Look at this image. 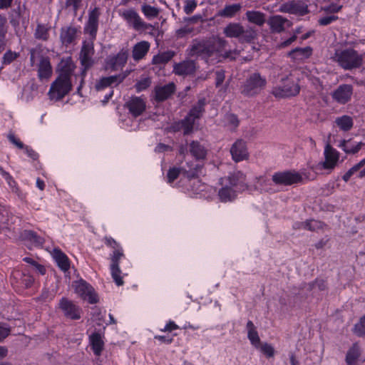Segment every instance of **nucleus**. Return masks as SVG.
Returning a JSON list of instances; mask_svg holds the SVG:
<instances>
[{
	"instance_id": "obj_1",
	"label": "nucleus",
	"mask_w": 365,
	"mask_h": 365,
	"mask_svg": "<svg viewBox=\"0 0 365 365\" xmlns=\"http://www.w3.org/2000/svg\"><path fill=\"white\" fill-rule=\"evenodd\" d=\"M227 41L218 37L212 40H194L187 49L188 55L197 56L210 64H215L225 60L234 61L240 54V51L234 49L222 52Z\"/></svg>"
},
{
	"instance_id": "obj_2",
	"label": "nucleus",
	"mask_w": 365,
	"mask_h": 365,
	"mask_svg": "<svg viewBox=\"0 0 365 365\" xmlns=\"http://www.w3.org/2000/svg\"><path fill=\"white\" fill-rule=\"evenodd\" d=\"M101 15V11L99 7L95 6L90 8L88 21L84 27V31L90 36L91 40L83 43L80 52L79 59L83 68L81 73L78 74L79 76H75V81L80 82L78 90H80L84 82V78L86 77L87 71L94 64L93 41L96 38Z\"/></svg>"
},
{
	"instance_id": "obj_3",
	"label": "nucleus",
	"mask_w": 365,
	"mask_h": 365,
	"mask_svg": "<svg viewBox=\"0 0 365 365\" xmlns=\"http://www.w3.org/2000/svg\"><path fill=\"white\" fill-rule=\"evenodd\" d=\"M76 68L71 56L63 58L57 66L58 76L51 83L48 92L49 98L52 101H60L72 89V78H75L74 71Z\"/></svg>"
},
{
	"instance_id": "obj_4",
	"label": "nucleus",
	"mask_w": 365,
	"mask_h": 365,
	"mask_svg": "<svg viewBox=\"0 0 365 365\" xmlns=\"http://www.w3.org/2000/svg\"><path fill=\"white\" fill-rule=\"evenodd\" d=\"M103 242L106 246L113 250L110 254V273L116 285L121 286L123 284L124 282L123 277L120 276L121 271L119 267V263L120 259L125 257L123 249L120 244L111 237H105Z\"/></svg>"
},
{
	"instance_id": "obj_5",
	"label": "nucleus",
	"mask_w": 365,
	"mask_h": 365,
	"mask_svg": "<svg viewBox=\"0 0 365 365\" xmlns=\"http://www.w3.org/2000/svg\"><path fill=\"white\" fill-rule=\"evenodd\" d=\"M299 70L294 69L285 78H282V84L273 88L272 94L277 98H287L295 96L300 91L298 83Z\"/></svg>"
},
{
	"instance_id": "obj_6",
	"label": "nucleus",
	"mask_w": 365,
	"mask_h": 365,
	"mask_svg": "<svg viewBox=\"0 0 365 365\" xmlns=\"http://www.w3.org/2000/svg\"><path fill=\"white\" fill-rule=\"evenodd\" d=\"M334 61L345 70H351L359 68L363 62V56L356 50L348 48L336 49L332 56Z\"/></svg>"
},
{
	"instance_id": "obj_7",
	"label": "nucleus",
	"mask_w": 365,
	"mask_h": 365,
	"mask_svg": "<svg viewBox=\"0 0 365 365\" xmlns=\"http://www.w3.org/2000/svg\"><path fill=\"white\" fill-rule=\"evenodd\" d=\"M224 34L228 38H237L241 43H252L257 38V31L252 27L245 29L239 23H230L223 30Z\"/></svg>"
},
{
	"instance_id": "obj_8",
	"label": "nucleus",
	"mask_w": 365,
	"mask_h": 365,
	"mask_svg": "<svg viewBox=\"0 0 365 365\" xmlns=\"http://www.w3.org/2000/svg\"><path fill=\"white\" fill-rule=\"evenodd\" d=\"M118 14L129 28L135 31H146L153 28L150 24L143 21L134 8L120 9L118 10Z\"/></svg>"
},
{
	"instance_id": "obj_9",
	"label": "nucleus",
	"mask_w": 365,
	"mask_h": 365,
	"mask_svg": "<svg viewBox=\"0 0 365 365\" xmlns=\"http://www.w3.org/2000/svg\"><path fill=\"white\" fill-rule=\"evenodd\" d=\"M266 83L265 77L262 76L259 73H254L242 86L241 93L246 96H254L264 88Z\"/></svg>"
},
{
	"instance_id": "obj_10",
	"label": "nucleus",
	"mask_w": 365,
	"mask_h": 365,
	"mask_svg": "<svg viewBox=\"0 0 365 365\" xmlns=\"http://www.w3.org/2000/svg\"><path fill=\"white\" fill-rule=\"evenodd\" d=\"M75 293L82 299L90 304H96L98 302V295L93 287L83 279L77 280L72 284Z\"/></svg>"
},
{
	"instance_id": "obj_11",
	"label": "nucleus",
	"mask_w": 365,
	"mask_h": 365,
	"mask_svg": "<svg viewBox=\"0 0 365 365\" xmlns=\"http://www.w3.org/2000/svg\"><path fill=\"white\" fill-rule=\"evenodd\" d=\"M58 308L62 312L63 316L71 320H78L81 317L82 309L73 301L63 297L58 303Z\"/></svg>"
},
{
	"instance_id": "obj_12",
	"label": "nucleus",
	"mask_w": 365,
	"mask_h": 365,
	"mask_svg": "<svg viewBox=\"0 0 365 365\" xmlns=\"http://www.w3.org/2000/svg\"><path fill=\"white\" fill-rule=\"evenodd\" d=\"M129 56V50L122 48L117 54L110 55L106 60V66L112 71L122 69L127 63Z\"/></svg>"
},
{
	"instance_id": "obj_13",
	"label": "nucleus",
	"mask_w": 365,
	"mask_h": 365,
	"mask_svg": "<svg viewBox=\"0 0 365 365\" xmlns=\"http://www.w3.org/2000/svg\"><path fill=\"white\" fill-rule=\"evenodd\" d=\"M272 180L276 185H291L302 180V176L296 172L282 171L272 175Z\"/></svg>"
},
{
	"instance_id": "obj_14",
	"label": "nucleus",
	"mask_w": 365,
	"mask_h": 365,
	"mask_svg": "<svg viewBox=\"0 0 365 365\" xmlns=\"http://www.w3.org/2000/svg\"><path fill=\"white\" fill-rule=\"evenodd\" d=\"M34 282L33 276L29 270L24 269L22 271L15 270L12 272V284L22 288L31 287Z\"/></svg>"
},
{
	"instance_id": "obj_15",
	"label": "nucleus",
	"mask_w": 365,
	"mask_h": 365,
	"mask_svg": "<svg viewBox=\"0 0 365 365\" xmlns=\"http://www.w3.org/2000/svg\"><path fill=\"white\" fill-rule=\"evenodd\" d=\"M221 182L227 183L237 192L247 187L246 177L241 171H235L228 176L220 179Z\"/></svg>"
},
{
	"instance_id": "obj_16",
	"label": "nucleus",
	"mask_w": 365,
	"mask_h": 365,
	"mask_svg": "<svg viewBox=\"0 0 365 365\" xmlns=\"http://www.w3.org/2000/svg\"><path fill=\"white\" fill-rule=\"evenodd\" d=\"M353 94V87L349 84H341L331 93L332 99L339 104L349 102Z\"/></svg>"
},
{
	"instance_id": "obj_17",
	"label": "nucleus",
	"mask_w": 365,
	"mask_h": 365,
	"mask_svg": "<svg viewBox=\"0 0 365 365\" xmlns=\"http://www.w3.org/2000/svg\"><path fill=\"white\" fill-rule=\"evenodd\" d=\"M279 11L299 16H304L309 12L308 7L304 3L294 1L282 4Z\"/></svg>"
},
{
	"instance_id": "obj_18",
	"label": "nucleus",
	"mask_w": 365,
	"mask_h": 365,
	"mask_svg": "<svg viewBox=\"0 0 365 365\" xmlns=\"http://www.w3.org/2000/svg\"><path fill=\"white\" fill-rule=\"evenodd\" d=\"M128 73H122L118 75L103 77L96 83L95 88L97 91H101L109 86H116L126 78Z\"/></svg>"
},
{
	"instance_id": "obj_19",
	"label": "nucleus",
	"mask_w": 365,
	"mask_h": 365,
	"mask_svg": "<svg viewBox=\"0 0 365 365\" xmlns=\"http://www.w3.org/2000/svg\"><path fill=\"white\" fill-rule=\"evenodd\" d=\"M125 107L128 109L129 113L135 118L140 115L145 110L146 106L145 101L140 97H131L126 102Z\"/></svg>"
},
{
	"instance_id": "obj_20",
	"label": "nucleus",
	"mask_w": 365,
	"mask_h": 365,
	"mask_svg": "<svg viewBox=\"0 0 365 365\" xmlns=\"http://www.w3.org/2000/svg\"><path fill=\"white\" fill-rule=\"evenodd\" d=\"M196 70V64L194 61L186 60L182 62L175 63L173 66V73L178 76L192 75Z\"/></svg>"
},
{
	"instance_id": "obj_21",
	"label": "nucleus",
	"mask_w": 365,
	"mask_h": 365,
	"mask_svg": "<svg viewBox=\"0 0 365 365\" xmlns=\"http://www.w3.org/2000/svg\"><path fill=\"white\" fill-rule=\"evenodd\" d=\"M324 157L325 160L322 163L323 168L324 169H333L339 160V153L331 145H327L324 149Z\"/></svg>"
},
{
	"instance_id": "obj_22",
	"label": "nucleus",
	"mask_w": 365,
	"mask_h": 365,
	"mask_svg": "<svg viewBox=\"0 0 365 365\" xmlns=\"http://www.w3.org/2000/svg\"><path fill=\"white\" fill-rule=\"evenodd\" d=\"M313 52V49L310 46L304 48H295L287 53V56L296 62H302L309 58Z\"/></svg>"
},
{
	"instance_id": "obj_23",
	"label": "nucleus",
	"mask_w": 365,
	"mask_h": 365,
	"mask_svg": "<svg viewBox=\"0 0 365 365\" xmlns=\"http://www.w3.org/2000/svg\"><path fill=\"white\" fill-rule=\"evenodd\" d=\"M175 91V85L173 83H169L164 86H155V99L157 101H163L168 99Z\"/></svg>"
},
{
	"instance_id": "obj_24",
	"label": "nucleus",
	"mask_w": 365,
	"mask_h": 365,
	"mask_svg": "<svg viewBox=\"0 0 365 365\" xmlns=\"http://www.w3.org/2000/svg\"><path fill=\"white\" fill-rule=\"evenodd\" d=\"M230 153L235 161L240 162L245 160L247 157L245 143L242 140H237L232 145Z\"/></svg>"
},
{
	"instance_id": "obj_25",
	"label": "nucleus",
	"mask_w": 365,
	"mask_h": 365,
	"mask_svg": "<svg viewBox=\"0 0 365 365\" xmlns=\"http://www.w3.org/2000/svg\"><path fill=\"white\" fill-rule=\"evenodd\" d=\"M53 71L50 63V60L48 57H41L40 62L38 66V77L40 81L48 80Z\"/></svg>"
},
{
	"instance_id": "obj_26",
	"label": "nucleus",
	"mask_w": 365,
	"mask_h": 365,
	"mask_svg": "<svg viewBox=\"0 0 365 365\" xmlns=\"http://www.w3.org/2000/svg\"><path fill=\"white\" fill-rule=\"evenodd\" d=\"M220 184L222 187L218 190L217 194L220 202H227L233 201L237 197V191L227 183H224V182L220 181Z\"/></svg>"
},
{
	"instance_id": "obj_27",
	"label": "nucleus",
	"mask_w": 365,
	"mask_h": 365,
	"mask_svg": "<svg viewBox=\"0 0 365 365\" xmlns=\"http://www.w3.org/2000/svg\"><path fill=\"white\" fill-rule=\"evenodd\" d=\"M89 343L94 354L99 356L104 348L103 334L94 332L89 336Z\"/></svg>"
},
{
	"instance_id": "obj_28",
	"label": "nucleus",
	"mask_w": 365,
	"mask_h": 365,
	"mask_svg": "<svg viewBox=\"0 0 365 365\" xmlns=\"http://www.w3.org/2000/svg\"><path fill=\"white\" fill-rule=\"evenodd\" d=\"M269 24L272 31L276 33L283 31L286 26L287 27L291 26V23L288 19L279 15L272 16L269 21Z\"/></svg>"
},
{
	"instance_id": "obj_29",
	"label": "nucleus",
	"mask_w": 365,
	"mask_h": 365,
	"mask_svg": "<svg viewBox=\"0 0 365 365\" xmlns=\"http://www.w3.org/2000/svg\"><path fill=\"white\" fill-rule=\"evenodd\" d=\"M189 151L192 156L198 160L205 159L207 153V150L205 147L197 140L190 142Z\"/></svg>"
},
{
	"instance_id": "obj_30",
	"label": "nucleus",
	"mask_w": 365,
	"mask_h": 365,
	"mask_svg": "<svg viewBox=\"0 0 365 365\" xmlns=\"http://www.w3.org/2000/svg\"><path fill=\"white\" fill-rule=\"evenodd\" d=\"M150 43L142 41L134 45L132 51V56L135 61H140L145 57L150 49Z\"/></svg>"
},
{
	"instance_id": "obj_31",
	"label": "nucleus",
	"mask_w": 365,
	"mask_h": 365,
	"mask_svg": "<svg viewBox=\"0 0 365 365\" xmlns=\"http://www.w3.org/2000/svg\"><path fill=\"white\" fill-rule=\"evenodd\" d=\"M195 120L190 116L187 115L183 120L173 125V129L174 131L182 129L184 135H188L192 133Z\"/></svg>"
},
{
	"instance_id": "obj_32",
	"label": "nucleus",
	"mask_w": 365,
	"mask_h": 365,
	"mask_svg": "<svg viewBox=\"0 0 365 365\" xmlns=\"http://www.w3.org/2000/svg\"><path fill=\"white\" fill-rule=\"evenodd\" d=\"M246 329L247 331V338L250 340L251 344L255 348H259L260 344V338L254 323L249 320L247 322Z\"/></svg>"
},
{
	"instance_id": "obj_33",
	"label": "nucleus",
	"mask_w": 365,
	"mask_h": 365,
	"mask_svg": "<svg viewBox=\"0 0 365 365\" xmlns=\"http://www.w3.org/2000/svg\"><path fill=\"white\" fill-rule=\"evenodd\" d=\"M77 29L74 26H67L61 29L60 38L63 44L71 43L76 37Z\"/></svg>"
},
{
	"instance_id": "obj_34",
	"label": "nucleus",
	"mask_w": 365,
	"mask_h": 365,
	"mask_svg": "<svg viewBox=\"0 0 365 365\" xmlns=\"http://www.w3.org/2000/svg\"><path fill=\"white\" fill-rule=\"evenodd\" d=\"M334 123L341 130L344 132L350 130L354 125L353 118L347 115L336 118Z\"/></svg>"
},
{
	"instance_id": "obj_35",
	"label": "nucleus",
	"mask_w": 365,
	"mask_h": 365,
	"mask_svg": "<svg viewBox=\"0 0 365 365\" xmlns=\"http://www.w3.org/2000/svg\"><path fill=\"white\" fill-rule=\"evenodd\" d=\"M54 259L58 267L63 272L70 268V263L67 256L60 250H54Z\"/></svg>"
},
{
	"instance_id": "obj_36",
	"label": "nucleus",
	"mask_w": 365,
	"mask_h": 365,
	"mask_svg": "<svg viewBox=\"0 0 365 365\" xmlns=\"http://www.w3.org/2000/svg\"><path fill=\"white\" fill-rule=\"evenodd\" d=\"M241 8L240 4L226 5L223 9L218 11V16L225 18H232L240 11Z\"/></svg>"
},
{
	"instance_id": "obj_37",
	"label": "nucleus",
	"mask_w": 365,
	"mask_h": 365,
	"mask_svg": "<svg viewBox=\"0 0 365 365\" xmlns=\"http://www.w3.org/2000/svg\"><path fill=\"white\" fill-rule=\"evenodd\" d=\"M245 15L249 22L257 26H262L265 22L264 14L260 11H247Z\"/></svg>"
},
{
	"instance_id": "obj_38",
	"label": "nucleus",
	"mask_w": 365,
	"mask_h": 365,
	"mask_svg": "<svg viewBox=\"0 0 365 365\" xmlns=\"http://www.w3.org/2000/svg\"><path fill=\"white\" fill-rule=\"evenodd\" d=\"M175 53L173 51H167L162 52L160 53H158L156 56H154L153 58V64H165L170 61L173 56H175Z\"/></svg>"
},
{
	"instance_id": "obj_39",
	"label": "nucleus",
	"mask_w": 365,
	"mask_h": 365,
	"mask_svg": "<svg viewBox=\"0 0 365 365\" xmlns=\"http://www.w3.org/2000/svg\"><path fill=\"white\" fill-rule=\"evenodd\" d=\"M205 105V99L201 98L197 101V103L194 106L187 114L188 116L194 118L195 120L199 119L204 111V106Z\"/></svg>"
},
{
	"instance_id": "obj_40",
	"label": "nucleus",
	"mask_w": 365,
	"mask_h": 365,
	"mask_svg": "<svg viewBox=\"0 0 365 365\" xmlns=\"http://www.w3.org/2000/svg\"><path fill=\"white\" fill-rule=\"evenodd\" d=\"M363 145L364 143L361 142H359L356 145H351L350 140H343L340 143L339 147L346 153L355 154L361 150Z\"/></svg>"
},
{
	"instance_id": "obj_41",
	"label": "nucleus",
	"mask_w": 365,
	"mask_h": 365,
	"mask_svg": "<svg viewBox=\"0 0 365 365\" xmlns=\"http://www.w3.org/2000/svg\"><path fill=\"white\" fill-rule=\"evenodd\" d=\"M141 11L148 19H153L158 16L160 9L155 6L144 4L141 6Z\"/></svg>"
},
{
	"instance_id": "obj_42",
	"label": "nucleus",
	"mask_w": 365,
	"mask_h": 365,
	"mask_svg": "<svg viewBox=\"0 0 365 365\" xmlns=\"http://www.w3.org/2000/svg\"><path fill=\"white\" fill-rule=\"evenodd\" d=\"M49 29L50 28L47 25L38 24L34 33L35 38L42 41H47L49 37Z\"/></svg>"
},
{
	"instance_id": "obj_43",
	"label": "nucleus",
	"mask_w": 365,
	"mask_h": 365,
	"mask_svg": "<svg viewBox=\"0 0 365 365\" xmlns=\"http://www.w3.org/2000/svg\"><path fill=\"white\" fill-rule=\"evenodd\" d=\"M224 124L228 130H234L238 127L240 120L236 115L228 113L225 116Z\"/></svg>"
},
{
	"instance_id": "obj_44",
	"label": "nucleus",
	"mask_w": 365,
	"mask_h": 365,
	"mask_svg": "<svg viewBox=\"0 0 365 365\" xmlns=\"http://www.w3.org/2000/svg\"><path fill=\"white\" fill-rule=\"evenodd\" d=\"M353 331L358 336H365V315L361 317L359 322L354 325Z\"/></svg>"
},
{
	"instance_id": "obj_45",
	"label": "nucleus",
	"mask_w": 365,
	"mask_h": 365,
	"mask_svg": "<svg viewBox=\"0 0 365 365\" xmlns=\"http://www.w3.org/2000/svg\"><path fill=\"white\" fill-rule=\"evenodd\" d=\"M359 356V350L356 346H353L347 353L346 361L348 365H353Z\"/></svg>"
},
{
	"instance_id": "obj_46",
	"label": "nucleus",
	"mask_w": 365,
	"mask_h": 365,
	"mask_svg": "<svg viewBox=\"0 0 365 365\" xmlns=\"http://www.w3.org/2000/svg\"><path fill=\"white\" fill-rule=\"evenodd\" d=\"M19 54L15 51L8 50L2 58L1 63L3 65H9L19 57Z\"/></svg>"
},
{
	"instance_id": "obj_47",
	"label": "nucleus",
	"mask_w": 365,
	"mask_h": 365,
	"mask_svg": "<svg viewBox=\"0 0 365 365\" xmlns=\"http://www.w3.org/2000/svg\"><path fill=\"white\" fill-rule=\"evenodd\" d=\"M180 172H181L180 168H170L167 173L168 182L169 183H171L173 181H175L178 178Z\"/></svg>"
},
{
	"instance_id": "obj_48",
	"label": "nucleus",
	"mask_w": 365,
	"mask_h": 365,
	"mask_svg": "<svg viewBox=\"0 0 365 365\" xmlns=\"http://www.w3.org/2000/svg\"><path fill=\"white\" fill-rule=\"evenodd\" d=\"M150 83L151 81L149 78H144L136 83L135 89L138 92H140L148 88Z\"/></svg>"
},
{
	"instance_id": "obj_49",
	"label": "nucleus",
	"mask_w": 365,
	"mask_h": 365,
	"mask_svg": "<svg viewBox=\"0 0 365 365\" xmlns=\"http://www.w3.org/2000/svg\"><path fill=\"white\" fill-rule=\"evenodd\" d=\"M258 349H259L260 351L267 357H272L274 354V349L273 346L267 343H264L262 345L259 344V347Z\"/></svg>"
},
{
	"instance_id": "obj_50",
	"label": "nucleus",
	"mask_w": 365,
	"mask_h": 365,
	"mask_svg": "<svg viewBox=\"0 0 365 365\" xmlns=\"http://www.w3.org/2000/svg\"><path fill=\"white\" fill-rule=\"evenodd\" d=\"M11 333V328L7 324L0 322V342H2Z\"/></svg>"
},
{
	"instance_id": "obj_51",
	"label": "nucleus",
	"mask_w": 365,
	"mask_h": 365,
	"mask_svg": "<svg viewBox=\"0 0 365 365\" xmlns=\"http://www.w3.org/2000/svg\"><path fill=\"white\" fill-rule=\"evenodd\" d=\"M338 19V16L336 15H330L327 16H324L319 18L318 20V23L320 26H327L332 22L336 21Z\"/></svg>"
},
{
	"instance_id": "obj_52",
	"label": "nucleus",
	"mask_w": 365,
	"mask_h": 365,
	"mask_svg": "<svg viewBox=\"0 0 365 365\" xmlns=\"http://www.w3.org/2000/svg\"><path fill=\"white\" fill-rule=\"evenodd\" d=\"M197 5V4L195 0H187L184 6V11L187 14H190L196 9Z\"/></svg>"
},
{
	"instance_id": "obj_53",
	"label": "nucleus",
	"mask_w": 365,
	"mask_h": 365,
	"mask_svg": "<svg viewBox=\"0 0 365 365\" xmlns=\"http://www.w3.org/2000/svg\"><path fill=\"white\" fill-rule=\"evenodd\" d=\"M310 287L312 289L317 288L319 290L323 291L327 288L326 282L324 279H316L312 284H310Z\"/></svg>"
},
{
	"instance_id": "obj_54",
	"label": "nucleus",
	"mask_w": 365,
	"mask_h": 365,
	"mask_svg": "<svg viewBox=\"0 0 365 365\" xmlns=\"http://www.w3.org/2000/svg\"><path fill=\"white\" fill-rule=\"evenodd\" d=\"M319 222L316 220H307L302 223L301 227L307 230H314L318 227Z\"/></svg>"
},
{
	"instance_id": "obj_55",
	"label": "nucleus",
	"mask_w": 365,
	"mask_h": 365,
	"mask_svg": "<svg viewBox=\"0 0 365 365\" xmlns=\"http://www.w3.org/2000/svg\"><path fill=\"white\" fill-rule=\"evenodd\" d=\"M365 166V158L360 160L358 163L352 166L348 171L353 175L356 173L360 172Z\"/></svg>"
},
{
	"instance_id": "obj_56",
	"label": "nucleus",
	"mask_w": 365,
	"mask_h": 365,
	"mask_svg": "<svg viewBox=\"0 0 365 365\" xmlns=\"http://www.w3.org/2000/svg\"><path fill=\"white\" fill-rule=\"evenodd\" d=\"M341 7L342 6L341 5L331 4L327 6L323 7L322 10L329 14H334L339 12L341 10Z\"/></svg>"
},
{
	"instance_id": "obj_57",
	"label": "nucleus",
	"mask_w": 365,
	"mask_h": 365,
	"mask_svg": "<svg viewBox=\"0 0 365 365\" xmlns=\"http://www.w3.org/2000/svg\"><path fill=\"white\" fill-rule=\"evenodd\" d=\"M9 140L16 145L19 149H24L26 145L19 140L18 139L14 134H9L8 135Z\"/></svg>"
},
{
	"instance_id": "obj_58",
	"label": "nucleus",
	"mask_w": 365,
	"mask_h": 365,
	"mask_svg": "<svg viewBox=\"0 0 365 365\" xmlns=\"http://www.w3.org/2000/svg\"><path fill=\"white\" fill-rule=\"evenodd\" d=\"M6 23V18L0 14V35L7 34L8 27Z\"/></svg>"
},
{
	"instance_id": "obj_59",
	"label": "nucleus",
	"mask_w": 365,
	"mask_h": 365,
	"mask_svg": "<svg viewBox=\"0 0 365 365\" xmlns=\"http://www.w3.org/2000/svg\"><path fill=\"white\" fill-rule=\"evenodd\" d=\"M178 329H179V327L173 321H169L166 324L165 327L163 329H161L160 331H164V332H166V331L170 332L173 330H176Z\"/></svg>"
},
{
	"instance_id": "obj_60",
	"label": "nucleus",
	"mask_w": 365,
	"mask_h": 365,
	"mask_svg": "<svg viewBox=\"0 0 365 365\" xmlns=\"http://www.w3.org/2000/svg\"><path fill=\"white\" fill-rule=\"evenodd\" d=\"M82 0H66V5L67 7H72L76 11L81 5Z\"/></svg>"
},
{
	"instance_id": "obj_61",
	"label": "nucleus",
	"mask_w": 365,
	"mask_h": 365,
	"mask_svg": "<svg viewBox=\"0 0 365 365\" xmlns=\"http://www.w3.org/2000/svg\"><path fill=\"white\" fill-rule=\"evenodd\" d=\"M24 150H25V153H26V155L29 158H31L32 160H35L38 159V153L34 150H33L31 147L26 145V147L24 148Z\"/></svg>"
},
{
	"instance_id": "obj_62",
	"label": "nucleus",
	"mask_w": 365,
	"mask_h": 365,
	"mask_svg": "<svg viewBox=\"0 0 365 365\" xmlns=\"http://www.w3.org/2000/svg\"><path fill=\"white\" fill-rule=\"evenodd\" d=\"M30 239L33 240L36 245H41L43 244L44 240L42 237L38 236L35 232H30L29 235Z\"/></svg>"
},
{
	"instance_id": "obj_63",
	"label": "nucleus",
	"mask_w": 365,
	"mask_h": 365,
	"mask_svg": "<svg viewBox=\"0 0 365 365\" xmlns=\"http://www.w3.org/2000/svg\"><path fill=\"white\" fill-rule=\"evenodd\" d=\"M215 84L217 86H219L225 80V73L223 71H217L215 73Z\"/></svg>"
},
{
	"instance_id": "obj_64",
	"label": "nucleus",
	"mask_w": 365,
	"mask_h": 365,
	"mask_svg": "<svg viewBox=\"0 0 365 365\" xmlns=\"http://www.w3.org/2000/svg\"><path fill=\"white\" fill-rule=\"evenodd\" d=\"M296 39H297V36L294 34L292 36H291L290 38H289L288 39H287L286 41L280 43V44L279 45V48H282L287 47L288 46L292 44L294 41H295Z\"/></svg>"
}]
</instances>
